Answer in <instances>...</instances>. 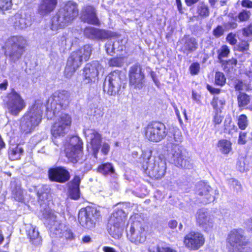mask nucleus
<instances>
[{
	"mask_svg": "<svg viewBox=\"0 0 252 252\" xmlns=\"http://www.w3.org/2000/svg\"><path fill=\"white\" fill-rule=\"evenodd\" d=\"M183 141L181 130L177 127H174L171 135L167 138V148H171V160L177 167L190 169L192 167L191 159L187 150L179 145Z\"/></svg>",
	"mask_w": 252,
	"mask_h": 252,
	"instance_id": "1",
	"label": "nucleus"
},
{
	"mask_svg": "<svg viewBox=\"0 0 252 252\" xmlns=\"http://www.w3.org/2000/svg\"><path fill=\"white\" fill-rule=\"evenodd\" d=\"M78 15V9L77 3L72 1L67 2L53 17L51 30L56 31L60 28L68 26Z\"/></svg>",
	"mask_w": 252,
	"mask_h": 252,
	"instance_id": "2",
	"label": "nucleus"
},
{
	"mask_svg": "<svg viewBox=\"0 0 252 252\" xmlns=\"http://www.w3.org/2000/svg\"><path fill=\"white\" fill-rule=\"evenodd\" d=\"M42 216L43 218L46 220L45 223L50 226L53 236L67 240L75 239V235L72 230L64 223L58 220L56 216L51 210L45 209L43 212Z\"/></svg>",
	"mask_w": 252,
	"mask_h": 252,
	"instance_id": "3",
	"label": "nucleus"
},
{
	"mask_svg": "<svg viewBox=\"0 0 252 252\" xmlns=\"http://www.w3.org/2000/svg\"><path fill=\"white\" fill-rule=\"evenodd\" d=\"M44 106L37 100L21 118L20 127L21 131L26 134L32 132L40 123Z\"/></svg>",
	"mask_w": 252,
	"mask_h": 252,
	"instance_id": "4",
	"label": "nucleus"
},
{
	"mask_svg": "<svg viewBox=\"0 0 252 252\" xmlns=\"http://www.w3.org/2000/svg\"><path fill=\"white\" fill-rule=\"evenodd\" d=\"M92 51V47L89 45H86L71 54L68 58L64 70V75L66 78H69L72 76L82 64L83 61H87L89 60Z\"/></svg>",
	"mask_w": 252,
	"mask_h": 252,
	"instance_id": "5",
	"label": "nucleus"
},
{
	"mask_svg": "<svg viewBox=\"0 0 252 252\" xmlns=\"http://www.w3.org/2000/svg\"><path fill=\"white\" fill-rule=\"evenodd\" d=\"M126 236L131 242L138 245L146 239L144 220L138 214L132 216L126 227Z\"/></svg>",
	"mask_w": 252,
	"mask_h": 252,
	"instance_id": "6",
	"label": "nucleus"
},
{
	"mask_svg": "<svg viewBox=\"0 0 252 252\" xmlns=\"http://www.w3.org/2000/svg\"><path fill=\"white\" fill-rule=\"evenodd\" d=\"M27 40L22 36L15 35L9 37L5 44V55L13 62L19 60L23 55Z\"/></svg>",
	"mask_w": 252,
	"mask_h": 252,
	"instance_id": "7",
	"label": "nucleus"
},
{
	"mask_svg": "<svg viewBox=\"0 0 252 252\" xmlns=\"http://www.w3.org/2000/svg\"><path fill=\"white\" fill-rule=\"evenodd\" d=\"M126 215L122 209H117L111 215L107 224L108 231L115 239L120 238L123 234Z\"/></svg>",
	"mask_w": 252,
	"mask_h": 252,
	"instance_id": "8",
	"label": "nucleus"
},
{
	"mask_svg": "<svg viewBox=\"0 0 252 252\" xmlns=\"http://www.w3.org/2000/svg\"><path fill=\"white\" fill-rule=\"evenodd\" d=\"M145 173L149 177L160 179L165 174L166 169V162L158 157L150 156L143 165Z\"/></svg>",
	"mask_w": 252,
	"mask_h": 252,
	"instance_id": "9",
	"label": "nucleus"
},
{
	"mask_svg": "<svg viewBox=\"0 0 252 252\" xmlns=\"http://www.w3.org/2000/svg\"><path fill=\"white\" fill-rule=\"evenodd\" d=\"M69 94L67 91L56 92L47 101V113H52L53 115H55L61 109H65L69 103Z\"/></svg>",
	"mask_w": 252,
	"mask_h": 252,
	"instance_id": "10",
	"label": "nucleus"
},
{
	"mask_svg": "<svg viewBox=\"0 0 252 252\" xmlns=\"http://www.w3.org/2000/svg\"><path fill=\"white\" fill-rule=\"evenodd\" d=\"M4 101L7 111L13 116H18L26 106L24 98L13 89L7 94Z\"/></svg>",
	"mask_w": 252,
	"mask_h": 252,
	"instance_id": "11",
	"label": "nucleus"
},
{
	"mask_svg": "<svg viewBox=\"0 0 252 252\" xmlns=\"http://www.w3.org/2000/svg\"><path fill=\"white\" fill-rule=\"evenodd\" d=\"M227 242L231 247L229 248V252H247V249L244 247L247 243L242 229H233L230 231L228 234Z\"/></svg>",
	"mask_w": 252,
	"mask_h": 252,
	"instance_id": "12",
	"label": "nucleus"
},
{
	"mask_svg": "<svg viewBox=\"0 0 252 252\" xmlns=\"http://www.w3.org/2000/svg\"><path fill=\"white\" fill-rule=\"evenodd\" d=\"M83 143L78 136H72L70 139L69 143L65 148L66 157L73 162H82L83 160L82 153Z\"/></svg>",
	"mask_w": 252,
	"mask_h": 252,
	"instance_id": "13",
	"label": "nucleus"
},
{
	"mask_svg": "<svg viewBox=\"0 0 252 252\" xmlns=\"http://www.w3.org/2000/svg\"><path fill=\"white\" fill-rule=\"evenodd\" d=\"M145 137L153 142H158L164 139L167 134L164 124L160 122L151 123L145 127Z\"/></svg>",
	"mask_w": 252,
	"mask_h": 252,
	"instance_id": "14",
	"label": "nucleus"
},
{
	"mask_svg": "<svg viewBox=\"0 0 252 252\" xmlns=\"http://www.w3.org/2000/svg\"><path fill=\"white\" fill-rule=\"evenodd\" d=\"M72 119L70 115L62 114L52 125L51 132L54 138L64 136L70 129Z\"/></svg>",
	"mask_w": 252,
	"mask_h": 252,
	"instance_id": "15",
	"label": "nucleus"
},
{
	"mask_svg": "<svg viewBox=\"0 0 252 252\" xmlns=\"http://www.w3.org/2000/svg\"><path fill=\"white\" fill-rule=\"evenodd\" d=\"M100 216V212L95 208L82 209L78 213V221L83 227L91 229L94 227Z\"/></svg>",
	"mask_w": 252,
	"mask_h": 252,
	"instance_id": "16",
	"label": "nucleus"
},
{
	"mask_svg": "<svg viewBox=\"0 0 252 252\" xmlns=\"http://www.w3.org/2000/svg\"><path fill=\"white\" fill-rule=\"evenodd\" d=\"M122 81L121 73L113 71L109 73L105 78L103 88L104 91L111 95L118 94L122 87Z\"/></svg>",
	"mask_w": 252,
	"mask_h": 252,
	"instance_id": "17",
	"label": "nucleus"
},
{
	"mask_svg": "<svg viewBox=\"0 0 252 252\" xmlns=\"http://www.w3.org/2000/svg\"><path fill=\"white\" fill-rule=\"evenodd\" d=\"M103 72V68L98 61L87 63L83 69L84 80L86 83L95 82L98 80L100 72Z\"/></svg>",
	"mask_w": 252,
	"mask_h": 252,
	"instance_id": "18",
	"label": "nucleus"
},
{
	"mask_svg": "<svg viewBox=\"0 0 252 252\" xmlns=\"http://www.w3.org/2000/svg\"><path fill=\"white\" fill-rule=\"evenodd\" d=\"M145 75L142 66L139 64L131 66L129 70V84L134 89L140 90L144 85Z\"/></svg>",
	"mask_w": 252,
	"mask_h": 252,
	"instance_id": "19",
	"label": "nucleus"
},
{
	"mask_svg": "<svg viewBox=\"0 0 252 252\" xmlns=\"http://www.w3.org/2000/svg\"><path fill=\"white\" fill-rule=\"evenodd\" d=\"M205 242L203 235L198 232L191 231L186 235L184 243L190 250H197L202 246Z\"/></svg>",
	"mask_w": 252,
	"mask_h": 252,
	"instance_id": "20",
	"label": "nucleus"
},
{
	"mask_svg": "<svg viewBox=\"0 0 252 252\" xmlns=\"http://www.w3.org/2000/svg\"><path fill=\"white\" fill-rule=\"evenodd\" d=\"M84 134L88 143H90L95 158L100 148L101 135L95 129H88L84 131Z\"/></svg>",
	"mask_w": 252,
	"mask_h": 252,
	"instance_id": "21",
	"label": "nucleus"
},
{
	"mask_svg": "<svg viewBox=\"0 0 252 252\" xmlns=\"http://www.w3.org/2000/svg\"><path fill=\"white\" fill-rule=\"evenodd\" d=\"M197 223L205 231H210L214 226V221L205 209L199 210L196 214Z\"/></svg>",
	"mask_w": 252,
	"mask_h": 252,
	"instance_id": "22",
	"label": "nucleus"
},
{
	"mask_svg": "<svg viewBox=\"0 0 252 252\" xmlns=\"http://www.w3.org/2000/svg\"><path fill=\"white\" fill-rule=\"evenodd\" d=\"M80 18L84 22L90 24L99 25L100 24L95 8L90 5H87L83 8Z\"/></svg>",
	"mask_w": 252,
	"mask_h": 252,
	"instance_id": "23",
	"label": "nucleus"
},
{
	"mask_svg": "<svg viewBox=\"0 0 252 252\" xmlns=\"http://www.w3.org/2000/svg\"><path fill=\"white\" fill-rule=\"evenodd\" d=\"M48 176L50 180L60 183H64L70 178L69 173L63 167L49 169Z\"/></svg>",
	"mask_w": 252,
	"mask_h": 252,
	"instance_id": "24",
	"label": "nucleus"
},
{
	"mask_svg": "<svg viewBox=\"0 0 252 252\" xmlns=\"http://www.w3.org/2000/svg\"><path fill=\"white\" fill-rule=\"evenodd\" d=\"M13 25L15 29H24L32 24V18L29 14H21L16 13L11 18Z\"/></svg>",
	"mask_w": 252,
	"mask_h": 252,
	"instance_id": "25",
	"label": "nucleus"
},
{
	"mask_svg": "<svg viewBox=\"0 0 252 252\" xmlns=\"http://www.w3.org/2000/svg\"><path fill=\"white\" fill-rule=\"evenodd\" d=\"M196 193L202 196L205 203H208L214 200L215 196L213 195L211 188L204 182H200L196 185Z\"/></svg>",
	"mask_w": 252,
	"mask_h": 252,
	"instance_id": "26",
	"label": "nucleus"
},
{
	"mask_svg": "<svg viewBox=\"0 0 252 252\" xmlns=\"http://www.w3.org/2000/svg\"><path fill=\"white\" fill-rule=\"evenodd\" d=\"M85 35L92 39L97 38L105 39L113 36L111 31L98 29L94 27H88L84 30Z\"/></svg>",
	"mask_w": 252,
	"mask_h": 252,
	"instance_id": "27",
	"label": "nucleus"
},
{
	"mask_svg": "<svg viewBox=\"0 0 252 252\" xmlns=\"http://www.w3.org/2000/svg\"><path fill=\"white\" fill-rule=\"evenodd\" d=\"M81 179L78 176H75L73 180L68 183V192L71 198L77 200L80 198V184Z\"/></svg>",
	"mask_w": 252,
	"mask_h": 252,
	"instance_id": "28",
	"label": "nucleus"
},
{
	"mask_svg": "<svg viewBox=\"0 0 252 252\" xmlns=\"http://www.w3.org/2000/svg\"><path fill=\"white\" fill-rule=\"evenodd\" d=\"M57 0H41L38 6V13L41 15H47L55 8Z\"/></svg>",
	"mask_w": 252,
	"mask_h": 252,
	"instance_id": "29",
	"label": "nucleus"
},
{
	"mask_svg": "<svg viewBox=\"0 0 252 252\" xmlns=\"http://www.w3.org/2000/svg\"><path fill=\"white\" fill-rule=\"evenodd\" d=\"M10 190L11 195L14 199L19 202H22L24 200L23 190L19 182L16 180L11 181Z\"/></svg>",
	"mask_w": 252,
	"mask_h": 252,
	"instance_id": "30",
	"label": "nucleus"
},
{
	"mask_svg": "<svg viewBox=\"0 0 252 252\" xmlns=\"http://www.w3.org/2000/svg\"><path fill=\"white\" fill-rule=\"evenodd\" d=\"M184 42L183 50L184 53L188 54L195 51L198 48V42L194 37L185 36L182 39Z\"/></svg>",
	"mask_w": 252,
	"mask_h": 252,
	"instance_id": "31",
	"label": "nucleus"
},
{
	"mask_svg": "<svg viewBox=\"0 0 252 252\" xmlns=\"http://www.w3.org/2000/svg\"><path fill=\"white\" fill-rule=\"evenodd\" d=\"M26 232L28 237L33 244H36L40 241L39 237V232L36 230V227L31 224L26 225Z\"/></svg>",
	"mask_w": 252,
	"mask_h": 252,
	"instance_id": "32",
	"label": "nucleus"
},
{
	"mask_svg": "<svg viewBox=\"0 0 252 252\" xmlns=\"http://www.w3.org/2000/svg\"><path fill=\"white\" fill-rule=\"evenodd\" d=\"M98 171L104 175H110L114 177L115 170L112 163L109 162L104 163L100 165L97 168Z\"/></svg>",
	"mask_w": 252,
	"mask_h": 252,
	"instance_id": "33",
	"label": "nucleus"
},
{
	"mask_svg": "<svg viewBox=\"0 0 252 252\" xmlns=\"http://www.w3.org/2000/svg\"><path fill=\"white\" fill-rule=\"evenodd\" d=\"M217 147L220 152L227 155L232 150V143L230 141L226 139H221L218 141Z\"/></svg>",
	"mask_w": 252,
	"mask_h": 252,
	"instance_id": "34",
	"label": "nucleus"
},
{
	"mask_svg": "<svg viewBox=\"0 0 252 252\" xmlns=\"http://www.w3.org/2000/svg\"><path fill=\"white\" fill-rule=\"evenodd\" d=\"M227 20H226L223 23L224 29L226 30H231L235 29L238 26L236 23V17H234L232 14H229L227 16Z\"/></svg>",
	"mask_w": 252,
	"mask_h": 252,
	"instance_id": "35",
	"label": "nucleus"
},
{
	"mask_svg": "<svg viewBox=\"0 0 252 252\" xmlns=\"http://www.w3.org/2000/svg\"><path fill=\"white\" fill-rule=\"evenodd\" d=\"M196 13L201 18L208 17L210 14L208 6L204 2L199 3L196 7Z\"/></svg>",
	"mask_w": 252,
	"mask_h": 252,
	"instance_id": "36",
	"label": "nucleus"
},
{
	"mask_svg": "<svg viewBox=\"0 0 252 252\" xmlns=\"http://www.w3.org/2000/svg\"><path fill=\"white\" fill-rule=\"evenodd\" d=\"M221 64L223 70L226 72L231 71L237 63L236 59L232 58L228 60L220 61V63Z\"/></svg>",
	"mask_w": 252,
	"mask_h": 252,
	"instance_id": "37",
	"label": "nucleus"
},
{
	"mask_svg": "<svg viewBox=\"0 0 252 252\" xmlns=\"http://www.w3.org/2000/svg\"><path fill=\"white\" fill-rule=\"evenodd\" d=\"M23 152V149L19 145L10 148L8 152L9 158L11 160L18 159L20 158Z\"/></svg>",
	"mask_w": 252,
	"mask_h": 252,
	"instance_id": "38",
	"label": "nucleus"
},
{
	"mask_svg": "<svg viewBox=\"0 0 252 252\" xmlns=\"http://www.w3.org/2000/svg\"><path fill=\"white\" fill-rule=\"evenodd\" d=\"M50 189L48 186L43 185L37 191V195L39 200L44 201L48 199V196L50 195Z\"/></svg>",
	"mask_w": 252,
	"mask_h": 252,
	"instance_id": "39",
	"label": "nucleus"
},
{
	"mask_svg": "<svg viewBox=\"0 0 252 252\" xmlns=\"http://www.w3.org/2000/svg\"><path fill=\"white\" fill-rule=\"evenodd\" d=\"M252 96L245 93H240L237 96L238 104L239 107H245L250 103Z\"/></svg>",
	"mask_w": 252,
	"mask_h": 252,
	"instance_id": "40",
	"label": "nucleus"
},
{
	"mask_svg": "<svg viewBox=\"0 0 252 252\" xmlns=\"http://www.w3.org/2000/svg\"><path fill=\"white\" fill-rule=\"evenodd\" d=\"M225 100L224 98L219 96H214L211 102L214 109L217 111L220 110L225 105Z\"/></svg>",
	"mask_w": 252,
	"mask_h": 252,
	"instance_id": "41",
	"label": "nucleus"
},
{
	"mask_svg": "<svg viewBox=\"0 0 252 252\" xmlns=\"http://www.w3.org/2000/svg\"><path fill=\"white\" fill-rule=\"evenodd\" d=\"M217 52L218 54V59L219 63H220V61L224 60L222 58H226L230 54V50L227 46L223 45L218 50Z\"/></svg>",
	"mask_w": 252,
	"mask_h": 252,
	"instance_id": "42",
	"label": "nucleus"
},
{
	"mask_svg": "<svg viewBox=\"0 0 252 252\" xmlns=\"http://www.w3.org/2000/svg\"><path fill=\"white\" fill-rule=\"evenodd\" d=\"M251 16V12L249 10L246 9L242 10L238 14L237 17L239 19V22H243L248 21Z\"/></svg>",
	"mask_w": 252,
	"mask_h": 252,
	"instance_id": "43",
	"label": "nucleus"
},
{
	"mask_svg": "<svg viewBox=\"0 0 252 252\" xmlns=\"http://www.w3.org/2000/svg\"><path fill=\"white\" fill-rule=\"evenodd\" d=\"M116 44H119V40H108L105 45L106 51L107 54H111L116 50Z\"/></svg>",
	"mask_w": 252,
	"mask_h": 252,
	"instance_id": "44",
	"label": "nucleus"
},
{
	"mask_svg": "<svg viewBox=\"0 0 252 252\" xmlns=\"http://www.w3.org/2000/svg\"><path fill=\"white\" fill-rule=\"evenodd\" d=\"M237 125L241 129H245L248 125L247 117L244 114L240 115L238 118Z\"/></svg>",
	"mask_w": 252,
	"mask_h": 252,
	"instance_id": "45",
	"label": "nucleus"
},
{
	"mask_svg": "<svg viewBox=\"0 0 252 252\" xmlns=\"http://www.w3.org/2000/svg\"><path fill=\"white\" fill-rule=\"evenodd\" d=\"M226 82V78L223 73L217 72L215 74V83L217 85L222 86Z\"/></svg>",
	"mask_w": 252,
	"mask_h": 252,
	"instance_id": "46",
	"label": "nucleus"
},
{
	"mask_svg": "<svg viewBox=\"0 0 252 252\" xmlns=\"http://www.w3.org/2000/svg\"><path fill=\"white\" fill-rule=\"evenodd\" d=\"M149 252H177L176 251L168 247H150L149 248Z\"/></svg>",
	"mask_w": 252,
	"mask_h": 252,
	"instance_id": "47",
	"label": "nucleus"
},
{
	"mask_svg": "<svg viewBox=\"0 0 252 252\" xmlns=\"http://www.w3.org/2000/svg\"><path fill=\"white\" fill-rule=\"evenodd\" d=\"M123 63V58H113L108 61V64L110 66L119 67Z\"/></svg>",
	"mask_w": 252,
	"mask_h": 252,
	"instance_id": "48",
	"label": "nucleus"
},
{
	"mask_svg": "<svg viewBox=\"0 0 252 252\" xmlns=\"http://www.w3.org/2000/svg\"><path fill=\"white\" fill-rule=\"evenodd\" d=\"M12 5V0H0V10H8L11 7Z\"/></svg>",
	"mask_w": 252,
	"mask_h": 252,
	"instance_id": "49",
	"label": "nucleus"
},
{
	"mask_svg": "<svg viewBox=\"0 0 252 252\" xmlns=\"http://www.w3.org/2000/svg\"><path fill=\"white\" fill-rule=\"evenodd\" d=\"M200 69V64L198 63H193L189 66V69L191 75H197Z\"/></svg>",
	"mask_w": 252,
	"mask_h": 252,
	"instance_id": "50",
	"label": "nucleus"
},
{
	"mask_svg": "<svg viewBox=\"0 0 252 252\" xmlns=\"http://www.w3.org/2000/svg\"><path fill=\"white\" fill-rule=\"evenodd\" d=\"M249 44L248 41H242L237 46V50L240 52H245L249 50Z\"/></svg>",
	"mask_w": 252,
	"mask_h": 252,
	"instance_id": "51",
	"label": "nucleus"
},
{
	"mask_svg": "<svg viewBox=\"0 0 252 252\" xmlns=\"http://www.w3.org/2000/svg\"><path fill=\"white\" fill-rule=\"evenodd\" d=\"M224 32V30L223 27L221 26H218L215 28L213 31V34L214 36L217 38L220 37L223 35Z\"/></svg>",
	"mask_w": 252,
	"mask_h": 252,
	"instance_id": "52",
	"label": "nucleus"
},
{
	"mask_svg": "<svg viewBox=\"0 0 252 252\" xmlns=\"http://www.w3.org/2000/svg\"><path fill=\"white\" fill-rule=\"evenodd\" d=\"M236 167L241 172H243L247 170V167H246V164L244 162V159L239 160L237 162Z\"/></svg>",
	"mask_w": 252,
	"mask_h": 252,
	"instance_id": "53",
	"label": "nucleus"
},
{
	"mask_svg": "<svg viewBox=\"0 0 252 252\" xmlns=\"http://www.w3.org/2000/svg\"><path fill=\"white\" fill-rule=\"evenodd\" d=\"M235 34L232 33H229L226 37V40L227 42L232 45L236 44L237 39L235 38Z\"/></svg>",
	"mask_w": 252,
	"mask_h": 252,
	"instance_id": "54",
	"label": "nucleus"
},
{
	"mask_svg": "<svg viewBox=\"0 0 252 252\" xmlns=\"http://www.w3.org/2000/svg\"><path fill=\"white\" fill-rule=\"evenodd\" d=\"M110 151V145L108 143L106 142H103L102 145V147L101 149V152L104 155H106L108 154Z\"/></svg>",
	"mask_w": 252,
	"mask_h": 252,
	"instance_id": "55",
	"label": "nucleus"
},
{
	"mask_svg": "<svg viewBox=\"0 0 252 252\" xmlns=\"http://www.w3.org/2000/svg\"><path fill=\"white\" fill-rule=\"evenodd\" d=\"M246 133L244 132H240L239 133L238 142L239 144H245L246 143Z\"/></svg>",
	"mask_w": 252,
	"mask_h": 252,
	"instance_id": "56",
	"label": "nucleus"
},
{
	"mask_svg": "<svg viewBox=\"0 0 252 252\" xmlns=\"http://www.w3.org/2000/svg\"><path fill=\"white\" fill-rule=\"evenodd\" d=\"M243 34L246 36H249L252 34V24H250L247 27L243 30Z\"/></svg>",
	"mask_w": 252,
	"mask_h": 252,
	"instance_id": "57",
	"label": "nucleus"
},
{
	"mask_svg": "<svg viewBox=\"0 0 252 252\" xmlns=\"http://www.w3.org/2000/svg\"><path fill=\"white\" fill-rule=\"evenodd\" d=\"M241 5L244 7L252 8V1L250 0H243L241 2Z\"/></svg>",
	"mask_w": 252,
	"mask_h": 252,
	"instance_id": "58",
	"label": "nucleus"
},
{
	"mask_svg": "<svg viewBox=\"0 0 252 252\" xmlns=\"http://www.w3.org/2000/svg\"><path fill=\"white\" fill-rule=\"evenodd\" d=\"M222 121V117L217 113L214 117V122L216 125H219L221 123Z\"/></svg>",
	"mask_w": 252,
	"mask_h": 252,
	"instance_id": "59",
	"label": "nucleus"
},
{
	"mask_svg": "<svg viewBox=\"0 0 252 252\" xmlns=\"http://www.w3.org/2000/svg\"><path fill=\"white\" fill-rule=\"evenodd\" d=\"M207 88L208 90L212 94H218L220 91V89L213 88L209 85H207Z\"/></svg>",
	"mask_w": 252,
	"mask_h": 252,
	"instance_id": "60",
	"label": "nucleus"
},
{
	"mask_svg": "<svg viewBox=\"0 0 252 252\" xmlns=\"http://www.w3.org/2000/svg\"><path fill=\"white\" fill-rule=\"evenodd\" d=\"M245 225L248 229L252 231V217L246 221Z\"/></svg>",
	"mask_w": 252,
	"mask_h": 252,
	"instance_id": "61",
	"label": "nucleus"
},
{
	"mask_svg": "<svg viewBox=\"0 0 252 252\" xmlns=\"http://www.w3.org/2000/svg\"><path fill=\"white\" fill-rule=\"evenodd\" d=\"M176 5L177 7L178 10L179 12L182 14L183 13V10L182 8V2L181 0H176Z\"/></svg>",
	"mask_w": 252,
	"mask_h": 252,
	"instance_id": "62",
	"label": "nucleus"
},
{
	"mask_svg": "<svg viewBox=\"0 0 252 252\" xmlns=\"http://www.w3.org/2000/svg\"><path fill=\"white\" fill-rule=\"evenodd\" d=\"M177 221L176 220H170L168 222V226L170 228L174 229L176 227L177 225Z\"/></svg>",
	"mask_w": 252,
	"mask_h": 252,
	"instance_id": "63",
	"label": "nucleus"
},
{
	"mask_svg": "<svg viewBox=\"0 0 252 252\" xmlns=\"http://www.w3.org/2000/svg\"><path fill=\"white\" fill-rule=\"evenodd\" d=\"M103 250L104 252H118L114 248L109 247H104Z\"/></svg>",
	"mask_w": 252,
	"mask_h": 252,
	"instance_id": "64",
	"label": "nucleus"
}]
</instances>
